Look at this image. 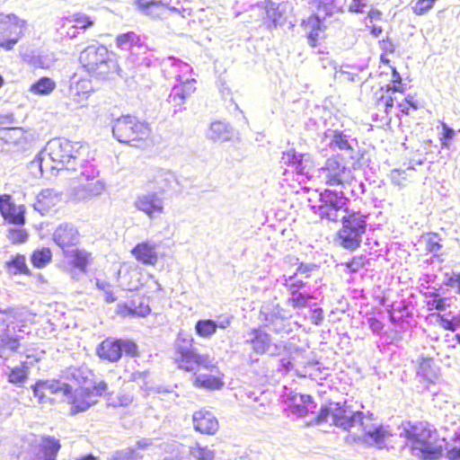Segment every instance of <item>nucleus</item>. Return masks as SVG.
<instances>
[{"label": "nucleus", "mask_w": 460, "mask_h": 460, "mask_svg": "<svg viewBox=\"0 0 460 460\" xmlns=\"http://www.w3.org/2000/svg\"><path fill=\"white\" fill-rule=\"evenodd\" d=\"M115 312L118 315L121 317H132L135 318V314L131 311L130 307L128 305L127 302H119L116 305Z\"/></svg>", "instance_id": "774afa93"}, {"label": "nucleus", "mask_w": 460, "mask_h": 460, "mask_svg": "<svg viewBox=\"0 0 460 460\" xmlns=\"http://www.w3.org/2000/svg\"><path fill=\"white\" fill-rule=\"evenodd\" d=\"M93 92L92 82L87 78H80L72 82L69 88L68 105L75 109L86 107Z\"/></svg>", "instance_id": "4468645a"}, {"label": "nucleus", "mask_w": 460, "mask_h": 460, "mask_svg": "<svg viewBox=\"0 0 460 460\" xmlns=\"http://www.w3.org/2000/svg\"><path fill=\"white\" fill-rule=\"evenodd\" d=\"M400 437L406 438L411 455L420 460H438L444 455L438 430L428 421L402 422Z\"/></svg>", "instance_id": "f257e3e1"}, {"label": "nucleus", "mask_w": 460, "mask_h": 460, "mask_svg": "<svg viewBox=\"0 0 460 460\" xmlns=\"http://www.w3.org/2000/svg\"><path fill=\"white\" fill-rule=\"evenodd\" d=\"M193 385L198 388L206 390H220L224 387L225 382L218 376L209 374H199L195 376Z\"/></svg>", "instance_id": "c756f323"}, {"label": "nucleus", "mask_w": 460, "mask_h": 460, "mask_svg": "<svg viewBox=\"0 0 460 460\" xmlns=\"http://www.w3.org/2000/svg\"><path fill=\"white\" fill-rule=\"evenodd\" d=\"M370 213L351 211L341 218V228L336 233L334 243L345 250L354 252L360 247Z\"/></svg>", "instance_id": "20e7f679"}, {"label": "nucleus", "mask_w": 460, "mask_h": 460, "mask_svg": "<svg viewBox=\"0 0 460 460\" xmlns=\"http://www.w3.org/2000/svg\"><path fill=\"white\" fill-rule=\"evenodd\" d=\"M416 362L418 364L417 376L428 384H435L439 375V367L436 365L434 359L430 357L420 355Z\"/></svg>", "instance_id": "393cba45"}, {"label": "nucleus", "mask_w": 460, "mask_h": 460, "mask_svg": "<svg viewBox=\"0 0 460 460\" xmlns=\"http://www.w3.org/2000/svg\"><path fill=\"white\" fill-rule=\"evenodd\" d=\"M332 404L333 402L332 400L322 404L319 411L316 412L314 419L310 422V424L322 425L327 423L330 417L332 419Z\"/></svg>", "instance_id": "37998d69"}, {"label": "nucleus", "mask_w": 460, "mask_h": 460, "mask_svg": "<svg viewBox=\"0 0 460 460\" xmlns=\"http://www.w3.org/2000/svg\"><path fill=\"white\" fill-rule=\"evenodd\" d=\"M56 88V83L49 77L43 76L32 84L30 91L37 95H48Z\"/></svg>", "instance_id": "e433bc0d"}, {"label": "nucleus", "mask_w": 460, "mask_h": 460, "mask_svg": "<svg viewBox=\"0 0 460 460\" xmlns=\"http://www.w3.org/2000/svg\"><path fill=\"white\" fill-rule=\"evenodd\" d=\"M85 388H88L90 390V396L93 395L95 396H103L106 394L108 390V384L101 380L99 382L93 381L92 379L89 380L88 385L84 386Z\"/></svg>", "instance_id": "864d4df0"}, {"label": "nucleus", "mask_w": 460, "mask_h": 460, "mask_svg": "<svg viewBox=\"0 0 460 460\" xmlns=\"http://www.w3.org/2000/svg\"><path fill=\"white\" fill-rule=\"evenodd\" d=\"M62 254L72 270H77L81 274L87 272V268L91 262V253L85 250L75 248L69 249L62 252Z\"/></svg>", "instance_id": "5701e85b"}, {"label": "nucleus", "mask_w": 460, "mask_h": 460, "mask_svg": "<svg viewBox=\"0 0 460 460\" xmlns=\"http://www.w3.org/2000/svg\"><path fill=\"white\" fill-rule=\"evenodd\" d=\"M425 296L428 298L427 307L429 311L443 312L450 305V299L440 296L437 292H428Z\"/></svg>", "instance_id": "4c0bfd02"}, {"label": "nucleus", "mask_w": 460, "mask_h": 460, "mask_svg": "<svg viewBox=\"0 0 460 460\" xmlns=\"http://www.w3.org/2000/svg\"><path fill=\"white\" fill-rule=\"evenodd\" d=\"M281 160L286 165L293 166L296 172L307 175L312 170V162L305 154H298L294 148L282 153Z\"/></svg>", "instance_id": "412c9836"}, {"label": "nucleus", "mask_w": 460, "mask_h": 460, "mask_svg": "<svg viewBox=\"0 0 460 460\" xmlns=\"http://www.w3.org/2000/svg\"><path fill=\"white\" fill-rule=\"evenodd\" d=\"M379 46L383 51L380 56L381 61L385 65H389L390 60L386 58V56L395 51V42L392 39L386 37L379 42Z\"/></svg>", "instance_id": "09e8293b"}, {"label": "nucleus", "mask_w": 460, "mask_h": 460, "mask_svg": "<svg viewBox=\"0 0 460 460\" xmlns=\"http://www.w3.org/2000/svg\"><path fill=\"white\" fill-rule=\"evenodd\" d=\"M32 206L42 216H54L58 212L56 203H32Z\"/></svg>", "instance_id": "e2e57ef3"}, {"label": "nucleus", "mask_w": 460, "mask_h": 460, "mask_svg": "<svg viewBox=\"0 0 460 460\" xmlns=\"http://www.w3.org/2000/svg\"><path fill=\"white\" fill-rule=\"evenodd\" d=\"M21 339H22V336L14 335V336H4L0 339V348L3 349H8L9 350L13 352L18 351L21 344Z\"/></svg>", "instance_id": "3c124183"}, {"label": "nucleus", "mask_w": 460, "mask_h": 460, "mask_svg": "<svg viewBox=\"0 0 460 460\" xmlns=\"http://www.w3.org/2000/svg\"><path fill=\"white\" fill-rule=\"evenodd\" d=\"M177 80L180 83L172 88L166 99V109L172 113L181 111L185 102L192 98L197 91V81L194 78L183 79L178 76Z\"/></svg>", "instance_id": "1a4fd4ad"}, {"label": "nucleus", "mask_w": 460, "mask_h": 460, "mask_svg": "<svg viewBox=\"0 0 460 460\" xmlns=\"http://www.w3.org/2000/svg\"><path fill=\"white\" fill-rule=\"evenodd\" d=\"M364 412L354 411L351 405L346 401L333 402L332 404V425L343 430L349 431L357 424L363 426Z\"/></svg>", "instance_id": "9b49d317"}, {"label": "nucleus", "mask_w": 460, "mask_h": 460, "mask_svg": "<svg viewBox=\"0 0 460 460\" xmlns=\"http://www.w3.org/2000/svg\"><path fill=\"white\" fill-rule=\"evenodd\" d=\"M455 131L449 128L446 123H442V132L439 137L440 143L443 146L447 147L450 140L454 137Z\"/></svg>", "instance_id": "0e129e2a"}, {"label": "nucleus", "mask_w": 460, "mask_h": 460, "mask_svg": "<svg viewBox=\"0 0 460 460\" xmlns=\"http://www.w3.org/2000/svg\"><path fill=\"white\" fill-rule=\"evenodd\" d=\"M296 277L293 274L286 280V286L288 287L290 295L301 293V289L305 286V283L302 279H297Z\"/></svg>", "instance_id": "bf43d9fd"}, {"label": "nucleus", "mask_w": 460, "mask_h": 460, "mask_svg": "<svg viewBox=\"0 0 460 460\" xmlns=\"http://www.w3.org/2000/svg\"><path fill=\"white\" fill-rule=\"evenodd\" d=\"M362 427L363 435L354 437V442L379 450L386 447V440L392 437L389 426L372 424L369 428L364 427V425Z\"/></svg>", "instance_id": "f8f14e48"}, {"label": "nucleus", "mask_w": 460, "mask_h": 460, "mask_svg": "<svg viewBox=\"0 0 460 460\" xmlns=\"http://www.w3.org/2000/svg\"><path fill=\"white\" fill-rule=\"evenodd\" d=\"M150 376V372L148 370L145 371H135L130 374L128 377L129 382H142V385H140L141 389L145 391H149L151 388L148 385L147 378Z\"/></svg>", "instance_id": "5fc2aeb1"}, {"label": "nucleus", "mask_w": 460, "mask_h": 460, "mask_svg": "<svg viewBox=\"0 0 460 460\" xmlns=\"http://www.w3.org/2000/svg\"><path fill=\"white\" fill-rule=\"evenodd\" d=\"M66 25H72L75 28L86 30L93 25V21L85 13H75L63 18V26Z\"/></svg>", "instance_id": "473e14b6"}, {"label": "nucleus", "mask_w": 460, "mask_h": 460, "mask_svg": "<svg viewBox=\"0 0 460 460\" xmlns=\"http://www.w3.org/2000/svg\"><path fill=\"white\" fill-rule=\"evenodd\" d=\"M347 164L345 156L341 154L329 156L320 169L324 176L325 183L329 186L343 185L345 179L350 173Z\"/></svg>", "instance_id": "9d476101"}, {"label": "nucleus", "mask_w": 460, "mask_h": 460, "mask_svg": "<svg viewBox=\"0 0 460 460\" xmlns=\"http://www.w3.org/2000/svg\"><path fill=\"white\" fill-rule=\"evenodd\" d=\"M302 26L307 31L306 39L311 47H316L324 38L325 25L316 14H312L303 21Z\"/></svg>", "instance_id": "4be33fe9"}, {"label": "nucleus", "mask_w": 460, "mask_h": 460, "mask_svg": "<svg viewBox=\"0 0 460 460\" xmlns=\"http://www.w3.org/2000/svg\"><path fill=\"white\" fill-rule=\"evenodd\" d=\"M209 137L213 140H228L230 138L227 127L219 121L213 122L209 128Z\"/></svg>", "instance_id": "a18cd8bd"}, {"label": "nucleus", "mask_w": 460, "mask_h": 460, "mask_svg": "<svg viewBox=\"0 0 460 460\" xmlns=\"http://www.w3.org/2000/svg\"><path fill=\"white\" fill-rule=\"evenodd\" d=\"M42 380L39 379L35 382V384L31 385V389L32 391V394L34 397L38 398V401L40 403L45 402V394L43 393V386H42Z\"/></svg>", "instance_id": "338daca9"}, {"label": "nucleus", "mask_w": 460, "mask_h": 460, "mask_svg": "<svg viewBox=\"0 0 460 460\" xmlns=\"http://www.w3.org/2000/svg\"><path fill=\"white\" fill-rule=\"evenodd\" d=\"M29 141L28 132L21 127L0 128V147L19 146Z\"/></svg>", "instance_id": "aec40b11"}, {"label": "nucleus", "mask_w": 460, "mask_h": 460, "mask_svg": "<svg viewBox=\"0 0 460 460\" xmlns=\"http://www.w3.org/2000/svg\"><path fill=\"white\" fill-rule=\"evenodd\" d=\"M441 240L439 234L433 232L426 233L421 236V242L425 243L426 251L434 255H438L443 248L440 243Z\"/></svg>", "instance_id": "58836bf2"}, {"label": "nucleus", "mask_w": 460, "mask_h": 460, "mask_svg": "<svg viewBox=\"0 0 460 460\" xmlns=\"http://www.w3.org/2000/svg\"><path fill=\"white\" fill-rule=\"evenodd\" d=\"M42 383L44 390H48L51 394L62 393L66 396L72 393V386L67 383L61 382L60 380H42Z\"/></svg>", "instance_id": "a19ab883"}, {"label": "nucleus", "mask_w": 460, "mask_h": 460, "mask_svg": "<svg viewBox=\"0 0 460 460\" xmlns=\"http://www.w3.org/2000/svg\"><path fill=\"white\" fill-rule=\"evenodd\" d=\"M367 263H368V259L365 255H357L353 256L345 265L350 273H357Z\"/></svg>", "instance_id": "603ef678"}, {"label": "nucleus", "mask_w": 460, "mask_h": 460, "mask_svg": "<svg viewBox=\"0 0 460 460\" xmlns=\"http://www.w3.org/2000/svg\"><path fill=\"white\" fill-rule=\"evenodd\" d=\"M443 283L447 287L455 288L456 293L460 294V272L452 271L445 273Z\"/></svg>", "instance_id": "13d9d810"}, {"label": "nucleus", "mask_w": 460, "mask_h": 460, "mask_svg": "<svg viewBox=\"0 0 460 460\" xmlns=\"http://www.w3.org/2000/svg\"><path fill=\"white\" fill-rule=\"evenodd\" d=\"M131 253L138 262L144 265L154 266L158 261L156 244L148 241L136 244L132 248Z\"/></svg>", "instance_id": "b1692460"}, {"label": "nucleus", "mask_w": 460, "mask_h": 460, "mask_svg": "<svg viewBox=\"0 0 460 460\" xmlns=\"http://www.w3.org/2000/svg\"><path fill=\"white\" fill-rule=\"evenodd\" d=\"M31 262L37 269L45 268L52 261V252L49 247L36 249L31 255Z\"/></svg>", "instance_id": "72a5a7b5"}, {"label": "nucleus", "mask_w": 460, "mask_h": 460, "mask_svg": "<svg viewBox=\"0 0 460 460\" xmlns=\"http://www.w3.org/2000/svg\"><path fill=\"white\" fill-rule=\"evenodd\" d=\"M66 397L71 404L72 415L86 411L95 402L91 401L90 390L84 386L72 388L71 394H66Z\"/></svg>", "instance_id": "6ab92c4d"}, {"label": "nucleus", "mask_w": 460, "mask_h": 460, "mask_svg": "<svg viewBox=\"0 0 460 460\" xmlns=\"http://www.w3.org/2000/svg\"><path fill=\"white\" fill-rule=\"evenodd\" d=\"M0 214L8 224L23 226L25 224V208L16 203H0Z\"/></svg>", "instance_id": "bb28decb"}, {"label": "nucleus", "mask_w": 460, "mask_h": 460, "mask_svg": "<svg viewBox=\"0 0 460 460\" xmlns=\"http://www.w3.org/2000/svg\"><path fill=\"white\" fill-rule=\"evenodd\" d=\"M113 137L120 143L136 147L144 146L151 136L149 125L131 115H123L115 119Z\"/></svg>", "instance_id": "39448f33"}, {"label": "nucleus", "mask_w": 460, "mask_h": 460, "mask_svg": "<svg viewBox=\"0 0 460 460\" xmlns=\"http://www.w3.org/2000/svg\"><path fill=\"white\" fill-rule=\"evenodd\" d=\"M332 143L335 147L341 150L353 151V147L347 139V137L341 130L332 131Z\"/></svg>", "instance_id": "49530a36"}, {"label": "nucleus", "mask_w": 460, "mask_h": 460, "mask_svg": "<svg viewBox=\"0 0 460 460\" xmlns=\"http://www.w3.org/2000/svg\"><path fill=\"white\" fill-rule=\"evenodd\" d=\"M195 332L198 336L205 339L211 338L217 329L213 319H199L195 323Z\"/></svg>", "instance_id": "ea45409f"}, {"label": "nucleus", "mask_w": 460, "mask_h": 460, "mask_svg": "<svg viewBox=\"0 0 460 460\" xmlns=\"http://www.w3.org/2000/svg\"><path fill=\"white\" fill-rule=\"evenodd\" d=\"M79 239V232L71 223L60 224L52 234L53 242L62 250V252L69 250L70 246H75Z\"/></svg>", "instance_id": "2eb2a0df"}, {"label": "nucleus", "mask_w": 460, "mask_h": 460, "mask_svg": "<svg viewBox=\"0 0 460 460\" xmlns=\"http://www.w3.org/2000/svg\"><path fill=\"white\" fill-rule=\"evenodd\" d=\"M245 343L250 344L252 351L258 355H264L270 351L272 337L262 328H252L248 333Z\"/></svg>", "instance_id": "dca6fc26"}, {"label": "nucleus", "mask_w": 460, "mask_h": 460, "mask_svg": "<svg viewBox=\"0 0 460 460\" xmlns=\"http://www.w3.org/2000/svg\"><path fill=\"white\" fill-rule=\"evenodd\" d=\"M437 0H415L411 6V11L415 15H424L431 10Z\"/></svg>", "instance_id": "8fccbe9b"}, {"label": "nucleus", "mask_w": 460, "mask_h": 460, "mask_svg": "<svg viewBox=\"0 0 460 460\" xmlns=\"http://www.w3.org/2000/svg\"><path fill=\"white\" fill-rule=\"evenodd\" d=\"M367 324L372 332L380 335L384 330L385 324L378 318L372 316L367 319Z\"/></svg>", "instance_id": "69168bd1"}, {"label": "nucleus", "mask_w": 460, "mask_h": 460, "mask_svg": "<svg viewBox=\"0 0 460 460\" xmlns=\"http://www.w3.org/2000/svg\"><path fill=\"white\" fill-rule=\"evenodd\" d=\"M60 448L59 439L49 435H43L35 449L32 460H57Z\"/></svg>", "instance_id": "f3484780"}, {"label": "nucleus", "mask_w": 460, "mask_h": 460, "mask_svg": "<svg viewBox=\"0 0 460 460\" xmlns=\"http://www.w3.org/2000/svg\"><path fill=\"white\" fill-rule=\"evenodd\" d=\"M115 42L118 48L124 49L133 48V47H142L143 42L139 35L135 33L134 31H128L125 33H120L116 36Z\"/></svg>", "instance_id": "f704fd0d"}, {"label": "nucleus", "mask_w": 460, "mask_h": 460, "mask_svg": "<svg viewBox=\"0 0 460 460\" xmlns=\"http://www.w3.org/2000/svg\"><path fill=\"white\" fill-rule=\"evenodd\" d=\"M79 61L84 70L96 79H107L119 70L108 48L101 44L86 47L81 52Z\"/></svg>", "instance_id": "7ed1b4c3"}, {"label": "nucleus", "mask_w": 460, "mask_h": 460, "mask_svg": "<svg viewBox=\"0 0 460 460\" xmlns=\"http://www.w3.org/2000/svg\"><path fill=\"white\" fill-rule=\"evenodd\" d=\"M288 303L294 308H303L308 305L309 296L305 293L292 294L291 297L288 299Z\"/></svg>", "instance_id": "680f3d73"}, {"label": "nucleus", "mask_w": 460, "mask_h": 460, "mask_svg": "<svg viewBox=\"0 0 460 460\" xmlns=\"http://www.w3.org/2000/svg\"><path fill=\"white\" fill-rule=\"evenodd\" d=\"M445 442L444 451H446V456L448 460H460V428L454 432L451 441L447 442L446 438H443Z\"/></svg>", "instance_id": "2f4dec72"}, {"label": "nucleus", "mask_w": 460, "mask_h": 460, "mask_svg": "<svg viewBox=\"0 0 460 460\" xmlns=\"http://www.w3.org/2000/svg\"><path fill=\"white\" fill-rule=\"evenodd\" d=\"M137 210L144 212L150 219H156L164 213L163 203H135Z\"/></svg>", "instance_id": "79ce46f5"}, {"label": "nucleus", "mask_w": 460, "mask_h": 460, "mask_svg": "<svg viewBox=\"0 0 460 460\" xmlns=\"http://www.w3.org/2000/svg\"><path fill=\"white\" fill-rule=\"evenodd\" d=\"M318 270L319 266L315 263L299 262L294 275H302L305 278H309L313 271Z\"/></svg>", "instance_id": "052dcab7"}, {"label": "nucleus", "mask_w": 460, "mask_h": 460, "mask_svg": "<svg viewBox=\"0 0 460 460\" xmlns=\"http://www.w3.org/2000/svg\"><path fill=\"white\" fill-rule=\"evenodd\" d=\"M28 233L21 228H10L7 237L13 243H23L28 239Z\"/></svg>", "instance_id": "6e6d98bb"}, {"label": "nucleus", "mask_w": 460, "mask_h": 460, "mask_svg": "<svg viewBox=\"0 0 460 460\" xmlns=\"http://www.w3.org/2000/svg\"><path fill=\"white\" fill-rule=\"evenodd\" d=\"M4 268L10 275H31V271L27 266L25 256L20 253L12 256V258L5 262Z\"/></svg>", "instance_id": "7c9ffc66"}, {"label": "nucleus", "mask_w": 460, "mask_h": 460, "mask_svg": "<svg viewBox=\"0 0 460 460\" xmlns=\"http://www.w3.org/2000/svg\"><path fill=\"white\" fill-rule=\"evenodd\" d=\"M83 147L80 142H71L57 137L49 140L45 147L46 159L52 169H68V165L76 159L79 149Z\"/></svg>", "instance_id": "0eeeda50"}, {"label": "nucleus", "mask_w": 460, "mask_h": 460, "mask_svg": "<svg viewBox=\"0 0 460 460\" xmlns=\"http://www.w3.org/2000/svg\"><path fill=\"white\" fill-rule=\"evenodd\" d=\"M134 4L143 14L153 19H160L168 9V4L161 0H134Z\"/></svg>", "instance_id": "cd10ccee"}, {"label": "nucleus", "mask_w": 460, "mask_h": 460, "mask_svg": "<svg viewBox=\"0 0 460 460\" xmlns=\"http://www.w3.org/2000/svg\"><path fill=\"white\" fill-rule=\"evenodd\" d=\"M285 403L290 412L299 418L314 413L317 407V403L311 394L296 393L292 389H288L286 394Z\"/></svg>", "instance_id": "ddd939ff"}, {"label": "nucleus", "mask_w": 460, "mask_h": 460, "mask_svg": "<svg viewBox=\"0 0 460 460\" xmlns=\"http://www.w3.org/2000/svg\"><path fill=\"white\" fill-rule=\"evenodd\" d=\"M31 365L32 363L22 361L20 366L13 367H8V373H6L7 381L16 387H23L29 378Z\"/></svg>", "instance_id": "c85d7f7f"}, {"label": "nucleus", "mask_w": 460, "mask_h": 460, "mask_svg": "<svg viewBox=\"0 0 460 460\" xmlns=\"http://www.w3.org/2000/svg\"><path fill=\"white\" fill-rule=\"evenodd\" d=\"M392 84H385L379 87L373 93V104L376 109L383 110L385 114V122L391 123V112L396 105V117L402 120L403 117L410 116L412 111L419 109V103L411 95H407L401 101L397 93L403 94L405 92L404 84L399 72L393 67Z\"/></svg>", "instance_id": "f03ea898"}, {"label": "nucleus", "mask_w": 460, "mask_h": 460, "mask_svg": "<svg viewBox=\"0 0 460 460\" xmlns=\"http://www.w3.org/2000/svg\"><path fill=\"white\" fill-rule=\"evenodd\" d=\"M194 429L202 434L214 435L219 428L214 414L206 410L195 411L192 416Z\"/></svg>", "instance_id": "a211bd4d"}, {"label": "nucleus", "mask_w": 460, "mask_h": 460, "mask_svg": "<svg viewBox=\"0 0 460 460\" xmlns=\"http://www.w3.org/2000/svg\"><path fill=\"white\" fill-rule=\"evenodd\" d=\"M27 22L16 15L0 14V49L13 51L25 35Z\"/></svg>", "instance_id": "6e6552de"}, {"label": "nucleus", "mask_w": 460, "mask_h": 460, "mask_svg": "<svg viewBox=\"0 0 460 460\" xmlns=\"http://www.w3.org/2000/svg\"><path fill=\"white\" fill-rule=\"evenodd\" d=\"M340 203H319V204H312L309 203L308 207L311 211L314 214L319 215L321 219H327V216L329 215V211L331 209L332 205H339Z\"/></svg>", "instance_id": "4d7b16f0"}, {"label": "nucleus", "mask_w": 460, "mask_h": 460, "mask_svg": "<svg viewBox=\"0 0 460 460\" xmlns=\"http://www.w3.org/2000/svg\"><path fill=\"white\" fill-rule=\"evenodd\" d=\"M190 454L197 460H214L215 451L209 449L208 447H202L199 443L195 447H190Z\"/></svg>", "instance_id": "de8ad7c7"}, {"label": "nucleus", "mask_w": 460, "mask_h": 460, "mask_svg": "<svg viewBox=\"0 0 460 460\" xmlns=\"http://www.w3.org/2000/svg\"><path fill=\"white\" fill-rule=\"evenodd\" d=\"M193 343L194 339L192 336L184 332H180L178 333L177 339L175 341V349L181 362L185 360V356L183 355V352L181 350V349H186L187 350L193 352L197 349L193 347Z\"/></svg>", "instance_id": "c9c22d12"}, {"label": "nucleus", "mask_w": 460, "mask_h": 460, "mask_svg": "<svg viewBox=\"0 0 460 460\" xmlns=\"http://www.w3.org/2000/svg\"><path fill=\"white\" fill-rule=\"evenodd\" d=\"M138 353L137 344L128 338L107 337L95 349L96 356L109 363H118L123 356L135 358Z\"/></svg>", "instance_id": "423d86ee"}, {"label": "nucleus", "mask_w": 460, "mask_h": 460, "mask_svg": "<svg viewBox=\"0 0 460 460\" xmlns=\"http://www.w3.org/2000/svg\"><path fill=\"white\" fill-rule=\"evenodd\" d=\"M185 356V360L182 361V367L185 370L191 371L195 367H202L208 370L213 372L214 368L217 367L212 363L209 355L208 354H199L197 349L193 352L187 350L186 349H181Z\"/></svg>", "instance_id": "a878e982"}, {"label": "nucleus", "mask_w": 460, "mask_h": 460, "mask_svg": "<svg viewBox=\"0 0 460 460\" xmlns=\"http://www.w3.org/2000/svg\"><path fill=\"white\" fill-rule=\"evenodd\" d=\"M143 457L144 456L135 447H127L114 451L110 460H143Z\"/></svg>", "instance_id": "c03bdc74"}]
</instances>
